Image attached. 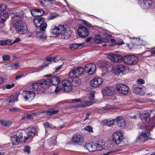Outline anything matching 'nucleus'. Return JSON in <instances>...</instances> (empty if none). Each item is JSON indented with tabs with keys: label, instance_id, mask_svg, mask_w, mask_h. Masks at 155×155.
Masks as SVG:
<instances>
[{
	"label": "nucleus",
	"instance_id": "43",
	"mask_svg": "<svg viewBox=\"0 0 155 155\" xmlns=\"http://www.w3.org/2000/svg\"><path fill=\"white\" fill-rule=\"evenodd\" d=\"M123 69L122 70V73L124 74H125L127 73L129 70V69L128 67L124 66Z\"/></svg>",
	"mask_w": 155,
	"mask_h": 155
},
{
	"label": "nucleus",
	"instance_id": "20",
	"mask_svg": "<svg viewBox=\"0 0 155 155\" xmlns=\"http://www.w3.org/2000/svg\"><path fill=\"white\" fill-rule=\"evenodd\" d=\"M96 69L95 65L92 63L87 64L84 67V71L90 75L94 74Z\"/></svg>",
	"mask_w": 155,
	"mask_h": 155
},
{
	"label": "nucleus",
	"instance_id": "49",
	"mask_svg": "<svg viewBox=\"0 0 155 155\" xmlns=\"http://www.w3.org/2000/svg\"><path fill=\"white\" fill-rule=\"evenodd\" d=\"M2 58L3 61H8L10 60V57L9 55H4L2 56Z\"/></svg>",
	"mask_w": 155,
	"mask_h": 155
},
{
	"label": "nucleus",
	"instance_id": "37",
	"mask_svg": "<svg viewBox=\"0 0 155 155\" xmlns=\"http://www.w3.org/2000/svg\"><path fill=\"white\" fill-rule=\"evenodd\" d=\"M84 45L83 43L79 44H74L71 45L69 46V48L71 50H74L77 49L80 46H83Z\"/></svg>",
	"mask_w": 155,
	"mask_h": 155
},
{
	"label": "nucleus",
	"instance_id": "13",
	"mask_svg": "<svg viewBox=\"0 0 155 155\" xmlns=\"http://www.w3.org/2000/svg\"><path fill=\"white\" fill-rule=\"evenodd\" d=\"M130 41L132 43L127 44V45L130 48H131L133 47L132 45H133V46H134L135 45H144L145 43L144 41H142V40L139 38H133L130 39Z\"/></svg>",
	"mask_w": 155,
	"mask_h": 155
},
{
	"label": "nucleus",
	"instance_id": "42",
	"mask_svg": "<svg viewBox=\"0 0 155 155\" xmlns=\"http://www.w3.org/2000/svg\"><path fill=\"white\" fill-rule=\"evenodd\" d=\"M58 59H57L56 57H48L47 58V61L51 62H55L56 61H58Z\"/></svg>",
	"mask_w": 155,
	"mask_h": 155
},
{
	"label": "nucleus",
	"instance_id": "18",
	"mask_svg": "<svg viewBox=\"0 0 155 155\" xmlns=\"http://www.w3.org/2000/svg\"><path fill=\"white\" fill-rule=\"evenodd\" d=\"M72 101L76 102H81V103L77 106V107H85L88 106L92 105L94 103L90 101H82L80 98L71 99Z\"/></svg>",
	"mask_w": 155,
	"mask_h": 155
},
{
	"label": "nucleus",
	"instance_id": "15",
	"mask_svg": "<svg viewBox=\"0 0 155 155\" xmlns=\"http://www.w3.org/2000/svg\"><path fill=\"white\" fill-rule=\"evenodd\" d=\"M116 89L119 93L125 95L128 93L129 90L128 86L122 84H117L116 86Z\"/></svg>",
	"mask_w": 155,
	"mask_h": 155
},
{
	"label": "nucleus",
	"instance_id": "44",
	"mask_svg": "<svg viewBox=\"0 0 155 155\" xmlns=\"http://www.w3.org/2000/svg\"><path fill=\"white\" fill-rule=\"evenodd\" d=\"M100 32L104 36L107 38L111 36V35L108 34L106 31L105 30H103L102 28L101 29Z\"/></svg>",
	"mask_w": 155,
	"mask_h": 155
},
{
	"label": "nucleus",
	"instance_id": "60",
	"mask_svg": "<svg viewBox=\"0 0 155 155\" xmlns=\"http://www.w3.org/2000/svg\"><path fill=\"white\" fill-rule=\"evenodd\" d=\"M96 146V150H102V147L101 145L100 144H97Z\"/></svg>",
	"mask_w": 155,
	"mask_h": 155
},
{
	"label": "nucleus",
	"instance_id": "29",
	"mask_svg": "<svg viewBox=\"0 0 155 155\" xmlns=\"http://www.w3.org/2000/svg\"><path fill=\"white\" fill-rule=\"evenodd\" d=\"M135 93L140 95H143L145 92L144 88L142 86H139L134 89Z\"/></svg>",
	"mask_w": 155,
	"mask_h": 155
},
{
	"label": "nucleus",
	"instance_id": "52",
	"mask_svg": "<svg viewBox=\"0 0 155 155\" xmlns=\"http://www.w3.org/2000/svg\"><path fill=\"white\" fill-rule=\"evenodd\" d=\"M84 24L86 25L88 27H90L93 28L94 27V26L91 25L90 23L87 21H84ZM95 27H96V26H95Z\"/></svg>",
	"mask_w": 155,
	"mask_h": 155
},
{
	"label": "nucleus",
	"instance_id": "45",
	"mask_svg": "<svg viewBox=\"0 0 155 155\" xmlns=\"http://www.w3.org/2000/svg\"><path fill=\"white\" fill-rule=\"evenodd\" d=\"M58 15L55 13H51L48 16V18L50 20L54 19L57 17Z\"/></svg>",
	"mask_w": 155,
	"mask_h": 155
},
{
	"label": "nucleus",
	"instance_id": "28",
	"mask_svg": "<svg viewBox=\"0 0 155 155\" xmlns=\"http://www.w3.org/2000/svg\"><path fill=\"white\" fill-rule=\"evenodd\" d=\"M18 101V97L16 96L11 95L8 97L6 100V102L8 105H10L13 104L15 101Z\"/></svg>",
	"mask_w": 155,
	"mask_h": 155
},
{
	"label": "nucleus",
	"instance_id": "11",
	"mask_svg": "<svg viewBox=\"0 0 155 155\" xmlns=\"http://www.w3.org/2000/svg\"><path fill=\"white\" fill-rule=\"evenodd\" d=\"M21 95L25 101L29 102L33 99L35 95V92L31 91H24Z\"/></svg>",
	"mask_w": 155,
	"mask_h": 155
},
{
	"label": "nucleus",
	"instance_id": "4",
	"mask_svg": "<svg viewBox=\"0 0 155 155\" xmlns=\"http://www.w3.org/2000/svg\"><path fill=\"white\" fill-rule=\"evenodd\" d=\"M140 116L141 119L143 122L145 124H148L150 122V115L148 113H145L140 114V113L138 111L135 112L134 115H131L130 117L132 119H136L137 117Z\"/></svg>",
	"mask_w": 155,
	"mask_h": 155
},
{
	"label": "nucleus",
	"instance_id": "41",
	"mask_svg": "<svg viewBox=\"0 0 155 155\" xmlns=\"http://www.w3.org/2000/svg\"><path fill=\"white\" fill-rule=\"evenodd\" d=\"M19 66L20 64L18 63H13L10 65V67L12 69L14 70L17 69Z\"/></svg>",
	"mask_w": 155,
	"mask_h": 155
},
{
	"label": "nucleus",
	"instance_id": "36",
	"mask_svg": "<svg viewBox=\"0 0 155 155\" xmlns=\"http://www.w3.org/2000/svg\"><path fill=\"white\" fill-rule=\"evenodd\" d=\"M0 124L4 126L9 127L12 124V122L8 120H0Z\"/></svg>",
	"mask_w": 155,
	"mask_h": 155
},
{
	"label": "nucleus",
	"instance_id": "16",
	"mask_svg": "<svg viewBox=\"0 0 155 155\" xmlns=\"http://www.w3.org/2000/svg\"><path fill=\"white\" fill-rule=\"evenodd\" d=\"M105 54L107 55L109 59L114 62L120 63L123 60V58L119 54H115L113 53L106 54Z\"/></svg>",
	"mask_w": 155,
	"mask_h": 155
},
{
	"label": "nucleus",
	"instance_id": "17",
	"mask_svg": "<svg viewBox=\"0 0 155 155\" xmlns=\"http://www.w3.org/2000/svg\"><path fill=\"white\" fill-rule=\"evenodd\" d=\"M138 2L139 5L143 9L150 8L152 4V0H138Z\"/></svg>",
	"mask_w": 155,
	"mask_h": 155
},
{
	"label": "nucleus",
	"instance_id": "26",
	"mask_svg": "<svg viewBox=\"0 0 155 155\" xmlns=\"http://www.w3.org/2000/svg\"><path fill=\"white\" fill-rule=\"evenodd\" d=\"M49 80V84L48 85V87L49 85L51 84L54 85H56L58 84L60 81V78L58 77H54L52 78L51 79H47L45 80Z\"/></svg>",
	"mask_w": 155,
	"mask_h": 155
},
{
	"label": "nucleus",
	"instance_id": "38",
	"mask_svg": "<svg viewBox=\"0 0 155 155\" xmlns=\"http://www.w3.org/2000/svg\"><path fill=\"white\" fill-rule=\"evenodd\" d=\"M116 120L114 119H108L106 120L103 121V123L104 124L107 126H111L112 125L114 122H115Z\"/></svg>",
	"mask_w": 155,
	"mask_h": 155
},
{
	"label": "nucleus",
	"instance_id": "53",
	"mask_svg": "<svg viewBox=\"0 0 155 155\" xmlns=\"http://www.w3.org/2000/svg\"><path fill=\"white\" fill-rule=\"evenodd\" d=\"M113 107L109 106H107V107L102 108L100 110L101 111H105L106 110H109L110 109L113 108Z\"/></svg>",
	"mask_w": 155,
	"mask_h": 155
},
{
	"label": "nucleus",
	"instance_id": "22",
	"mask_svg": "<svg viewBox=\"0 0 155 155\" xmlns=\"http://www.w3.org/2000/svg\"><path fill=\"white\" fill-rule=\"evenodd\" d=\"M94 40L97 44L106 43L109 41L108 39L107 38H102V36L100 34L95 35L94 38Z\"/></svg>",
	"mask_w": 155,
	"mask_h": 155
},
{
	"label": "nucleus",
	"instance_id": "19",
	"mask_svg": "<svg viewBox=\"0 0 155 155\" xmlns=\"http://www.w3.org/2000/svg\"><path fill=\"white\" fill-rule=\"evenodd\" d=\"M62 84L64 88V91L65 92L70 91L72 89L71 81L68 80H63L62 82Z\"/></svg>",
	"mask_w": 155,
	"mask_h": 155
},
{
	"label": "nucleus",
	"instance_id": "8",
	"mask_svg": "<svg viewBox=\"0 0 155 155\" xmlns=\"http://www.w3.org/2000/svg\"><path fill=\"white\" fill-rule=\"evenodd\" d=\"M115 92V88L114 87L107 86L104 88V94L109 96L112 101L116 99V97L114 95Z\"/></svg>",
	"mask_w": 155,
	"mask_h": 155
},
{
	"label": "nucleus",
	"instance_id": "62",
	"mask_svg": "<svg viewBox=\"0 0 155 155\" xmlns=\"http://www.w3.org/2000/svg\"><path fill=\"white\" fill-rule=\"evenodd\" d=\"M20 40V39L19 38H16L15 40L13 41L12 44H14L15 43H17L19 42Z\"/></svg>",
	"mask_w": 155,
	"mask_h": 155
},
{
	"label": "nucleus",
	"instance_id": "1",
	"mask_svg": "<svg viewBox=\"0 0 155 155\" xmlns=\"http://www.w3.org/2000/svg\"><path fill=\"white\" fill-rule=\"evenodd\" d=\"M24 14L23 11L18 9H14L11 14L12 18L18 17L16 21H14L13 23L17 33L20 34L25 35L28 32V29L25 21L22 17Z\"/></svg>",
	"mask_w": 155,
	"mask_h": 155
},
{
	"label": "nucleus",
	"instance_id": "56",
	"mask_svg": "<svg viewBox=\"0 0 155 155\" xmlns=\"http://www.w3.org/2000/svg\"><path fill=\"white\" fill-rule=\"evenodd\" d=\"M6 6L5 5L3 4L0 5V11L5 10L6 8Z\"/></svg>",
	"mask_w": 155,
	"mask_h": 155
},
{
	"label": "nucleus",
	"instance_id": "14",
	"mask_svg": "<svg viewBox=\"0 0 155 155\" xmlns=\"http://www.w3.org/2000/svg\"><path fill=\"white\" fill-rule=\"evenodd\" d=\"M79 36L81 38L88 36L90 33L87 28L83 25H80L77 31Z\"/></svg>",
	"mask_w": 155,
	"mask_h": 155
},
{
	"label": "nucleus",
	"instance_id": "55",
	"mask_svg": "<svg viewBox=\"0 0 155 155\" xmlns=\"http://www.w3.org/2000/svg\"><path fill=\"white\" fill-rule=\"evenodd\" d=\"M137 82L138 84H143L144 83V81L142 79L139 78L137 79Z\"/></svg>",
	"mask_w": 155,
	"mask_h": 155
},
{
	"label": "nucleus",
	"instance_id": "35",
	"mask_svg": "<svg viewBox=\"0 0 155 155\" xmlns=\"http://www.w3.org/2000/svg\"><path fill=\"white\" fill-rule=\"evenodd\" d=\"M59 28V25L58 27H55L51 30V32L57 36H59L60 34V29Z\"/></svg>",
	"mask_w": 155,
	"mask_h": 155
},
{
	"label": "nucleus",
	"instance_id": "9",
	"mask_svg": "<svg viewBox=\"0 0 155 155\" xmlns=\"http://www.w3.org/2000/svg\"><path fill=\"white\" fill-rule=\"evenodd\" d=\"M84 71V68L79 67L74 68L69 73L68 79H72L75 74L81 75Z\"/></svg>",
	"mask_w": 155,
	"mask_h": 155
},
{
	"label": "nucleus",
	"instance_id": "64",
	"mask_svg": "<svg viewBox=\"0 0 155 155\" xmlns=\"http://www.w3.org/2000/svg\"><path fill=\"white\" fill-rule=\"evenodd\" d=\"M41 113V112L40 111H38L36 113H33L32 114V116H37L40 115Z\"/></svg>",
	"mask_w": 155,
	"mask_h": 155
},
{
	"label": "nucleus",
	"instance_id": "47",
	"mask_svg": "<svg viewBox=\"0 0 155 155\" xmlns=\"http://www.w3.org/2000/svg\"><path fill=\"white\" fill-rule=\"evenodd\" d=\"M84 129L90 133H92L93 132V128L91 126H87L84 128Z\"/></svg>",
	"mask_w": 155,
	"mask_h": 155
},
{
	"label": "nucleus",
	"instance_id": "12",
	"mask_svg": "<svg viewBox=\"0 0 155 155\" xmlns=\"http://www.w3.org/2000/svg\"><path fill=\"white\" fill-rule=\"evenodd\" d=\"M123 134L120 131L116 132L114 133L112 135V140L117 144H120L123 141Z\"/></svg>",
	"mask_w": 155,
	"mask_h": 155
},
{
	"label": "nucleus",
	"instance_id": "40",
	"mask_svg": "<svg viewBox=\"0 0 155 155\" xmlns=\"http://www.w3.org/2000/svg\"><path fill=\"white\" fill-rule=\"evenodd\" d=\"M95 92L94 91H92L89 94L88 98L91 100H93L94 99V96Z\"/></svg>",
	"mask_w": 155,
	"mask_h": 155
},
{
	"label": "nucleus",
	"instance_id": "31",
	"mask_svg": "<svg viewBox=\"0 0 155 155\" xmlns=\"http://www.w3.org/2000/svg\"><path fill=\"white\" fill-rule=\"evenodd\" d=\"M85 149L88 150L90 152H92L96 150V145L91 143L87 144L84 146Z\"/></svg>",
	"mask_w": 155,
	"mask_h": 155
},
{
	"label": "nucleus",
	"instance_id": "63",
	"mask_svg": "<svg viewBox=\"0 0 155 155\" xmlns=\"http://www.w3.org/2000/svg\"><path fill=\"white\" fill-rule=\"evenodd\" d=\"M23 75L22 74H20L18 75H17L15 77V78L16 80H18V79H20L22 77Z\"/></svg>",
	"mask_w": 155,
	"mask_h": 155
},
{
	"label": "nucleus",
	"instance_id": "48",
	"mask_svg": "<svg viewBox=\"0 0 155 155\" xmlns=\"http://www.w3.org/2000/svg\"><path fill=\"white\" fill-rule=\"evenodd\" d=\"M45 126L46 128H50L52 129L56 128L55 127L52 125L51 124L48 123L46 122L45 124Z\"/></svg>",
	"mask_w": 155,
	"mask_h": 155
},
{
	"label": "nucleus",
	"instance_id": "61",
	"mask_svg": "<svg viewBox=\"0 0 155 155\" xmlns=\"http://www.w3.org/2000/svg\"><path fill=\"white\" fill-rule=\"evenodd\" d=\"M9 110L12 112L17 111L19 110V109L16 107H12L9 109Z\"/></svg>",
	"mask_w": 155,
	"mask_h": 155
},
{
	"label": "nucleus",
	"instance_id": "2",
	"mask_svg": "<svg viewBox=\"0 0 155 155\" xmlns=\"http://www.w3.org/2000/svg\"><path fill=\"white\" fill-rule=\"evenodd\" d=\"M49 80L41 79L36 82L32 83L31 84L32 88L35 91H41L43 89L48 87V85L49 84Z\"/></svg>",
	"mask_w": 155,
	"mask_h": 155
},
{
	"label": "nucleus",
	"instance_id": "24",
	"mask_svg": "<svg viewBox=\"0 0 155 155\" xmlns=\"http://www.w3.org/2000/svg\"><path fill=\"white\" fill-rule=\"evenodd\" d=\"M32 15L35 17L40 16L44 14V11L42 9H35L31 10Z\"/></svg>",
	"mask_w": 155,
	"mask_h": 155
},
{
	"label": "nucleus",
	"instance_id": "27",
	"mask_svg": "<svg viewBox=\"0 0 155 155\" xmlns=\"http://www.w3.org/2000/svg\"><path fill=\"white\" fill-rule=\"evenodd\" d=\"M45 30H40V31H37L36 33L37 38L43 41L45 40L47 38V36Z\"/></svg>",
	"mask_w": 155,
	"mask_h": 155
},
{
	"label": "nucleus",
	"instance_id": "50",
	"mask_svg": "<svg viewBox=\"0 0 155 155\" xmlns=\"http://www.w3.org/2000/svg\"><path fill=\"white\" fill-rule=\"evenodd\" d=\"M5 42V46L11 45L12 44V40L11 39H7L5 40H4Z\"/></svg>",
	"mask_w": 155,
	"mask_h": 155
},
{
	"label": "nucleus",
	"instance_id": "46",
	"mask_svg": "<svg viewBox=\"0 0 155 155\" xmlns=\"http://www.w3.org/2000/svg\"><path fill=\"white\" fill-rule=\"evenodd\" d=\"M14 86L15 84L13 83L7 84L5 85V87L3 88V89H5V88L7 89H10L14 87Z\"/></svg>",
	"mask_w": 155,
	"mask_h": 155
},
{
	"label": "nucleus",
	"instance_id": "3",
	"mask_svg": "<svg viewBox=\"0 0 155 155\" xmlns=\"http://www.w3.org/2000/svg\"><path fill=\"white\" fill-rule=\"evenodd\" d=\"M60 34L62 38L67 39L70 36L71 33L70 28L68 25H60Z\"/></svg>",
	"mask_w": 155,
	"mask_h": 155
},
{
	"label": "nucleus",
	"instance_id": "51",
	"mask_svg": "<svg viewBox=\"0 0 155 155\" xmlns=\"http://www.w3.org/2000/svg\"><path fill=\"white\" fill-rule=\"evenodd\" d=\"M145 54H146V56H144V57H150V56L153 55L152 54V51H146L144 52V53Z\"/></svg>",
	"mask_w": 155,
	"mask_h": 155
},
{
	"label": "nucleus",
	"instance_id": "39",
	"mask_svg": "<svg viewBox=\"0 0 155 155\" xmlns=\"http://www.w3.org/2000/svg\"><path fill=\"white\" fill-rule=\"evenodd\" d=\"M58 110H52L51 111L50 110L48 111H42V113H46L47 115H51L53 114H55L58 113Z\"/></svg>",
	"mask_w": 155,
	"mask_h": 155
},
{
	"label": "nucleus",
	"instance_id": "23",
	"mask_svg": "<svg viewBox=\"0 0 155 155\" xmlns=\"http://www.w3.org/2000/svg\"><path fill=\"white\" fill-rule=\"evenodd\" d=\"M103 81V79L98 77L93 79L91 81V86L96 87L101 85Z\"/></svg>",
	"mask_w": 155,
	"mask_h": 155
},
{
	"label": "nucleus",
	"instance_id": "21",
	"mask_svg": "<svg viewBox=\"0 0 155 155\" xmlns=\"http://www.w3.org/2000/svg\"><path fill=\"white\" fill-rule=\"evenodd\" d=\"M37 131L36 128L34 127H29L26 130L28 136L25 137V140L24 142H26L29 137H33L37 134Z\"/></svg>",
	"mask_w": 155,
	"mask_h": 155
},
{
	"label": "nucleus",
	"instance_id": "33",
	"mask_svg": "<svg viewBox=\"0 0 155 155\" xmlns=\"http://www.w3.org/2000/svg\"><path fill=\"white\" fill-rule=\"evenodd\" d=\"M8 17V15L7 12H0V22L3 23L4 22Z\"/></svg>",
	"mask_w": 155,
	"mask_h": 155
},
{
	"label": "nucleus",
	"instance_id": "34",
	"mask_svg": "<svg viewBox=\"0 0 155 155\" xmlns=\"http://www.w3.org/2000/svg\"><path fill=\"white\" fill-rule=\"evenodd\" d=\"M12 143L15 145H17L19 143L20 140L17 136L14 135L11 137Z\"/></svg>",
	"mask_w": 155,
	"mask_h": 155
},
{
	"label": "nucleus",
	"instance_id": "32",
	"mask_svg": "<svg viewBox=\"0 0 155 155\" xmlns=\"http://www.w3.org/2000/svg\"><path fill=\"white\" fill-rule=\"evenodd\" d=\"M71 79H72V84L74 86H78L80 84L81 81L78 77L74 75Z\"/></svg>",
	"mask_w": 155,
	"mask_h": 155
},
{
	"label": "nucleus",
	"instance_id": "5",
	"mask_svg": "<svg viewBox=\"0 0 155 155\" xmlns=\"http://www.w3.org/2000/svg\"><path fill=\"white\" fill-rule=\"evenodd\" d=\"M33 22L37 27L39 28L40 30H45L47 26L45 19L43 18H35L33 20Z\"/></svg>",
	"mask_w": 155,
	"mask_h": 155
},
{
	"label": "nucleus",
	"instance_id": "57",
	"mask_svg": "<svg viewBox=\"0 0 155 155\" xmlns=\"http://www.w3.org/2000/svg\"><path fill=\"white\" fill-rule=\"evenodd\" d=\"M49 64V63H45L44 65H43L40 67V69H39V71L41 70L44 68H45L46 67H48V64Z\"/></svg>",
	"mask_w": 155,
	"mask_h": 155
},
{
	"label": "nucleus",
	"instance_id": "54",
	"mask_svg": "<svg viewBox=\"0 0 155 155\" xmlns=\"http://www.w3.org/2000/svg\"><path fill=\"white\" fill-rule=\"evenodd\" d=\"M24 151L28 153H29L30 152V147L28 146L25 147L24 148Z\"/></svg>",
	"mask_w": 155,
	"mask_h": 155
},
{
	"label": "nucleus",
	"instance_id": "58",
	"mask_svg": "<svg viewBox=\"0 0 155 155\" xmlns=\"http://www.w3.org/2000/svg\"><path fill=\"white\" fill-rule=\"evenodd\" d=\"M107 38L108 39L109 41L107 42H107H110V41H111L113 43H114L113 44H112L111 45H110L109 44V45L110 46H114L115 44L114 43L115 42V39H110L108 38Z\"/></svg>",
	"mask_w": 155,
	"mask_h": 155
},
{
	"label": "nucleus",
	"instance_id": "59",
	"mask_svg": "<svg viewBox=\"0 0 155 155\" xmlns=\"http://www.w3.org/2000/svg\"><path fill=\"white\" fill-rule=\"evenodd\" d=\"M61 87L60 86H57L55 90V91L56 93H58L61 90Z\"/></svg>",
	"mask_w": 155,
	"mask_h": 155
},
{
	"label": "nucleus",
	"instance_id": "10",
	"mask_svg": "<svg viewBox=\"0 0 155 155\" xmlns=\"http://www.w3.org/2000/svg\"><path fill=\"white\" fill-rule=\"evenodd\" d=\"M105 67L107 71H111L112 69L113 72L117 75H118L121 73H122V70L124 68V66L122 65H120L113 68L111 65L107 64Z\"/></svg>",
	"mask_w": 155,
	"mask_h": 155
},
{
	"label": "nucleus",
	"instance_id": "6",
	"mask_svg": "<svg viewBox=\"0 0 155 155\" xmlns=\"http://www.w3.org/2000/svg\"><path fill=\"white\" fill-rule=\"evenodd\" d=\"M123 60L125 63L130 65L136 64L138 60L137 57L133 55L124 56L123 58Z\"/></svg>",
	"mask_w": 155,
	"mask_h": 155
},
{
	"label": "nucleus",
	"instance_id": "7",
	"mask_svg": "<svg viewBox=\"0 0 155 155\" xmlns=\"http://www.w3.org/2000/svg\"><path fill=\"white\" fill-rule=\"evenodd\" d=\"M150 132L148 130L143 131L139 133L136 141L140 143L144 142L150 138Z\"/></svg>",
	"mask_w": 155,
	"mask_h": 155
},
{
	"label": "nucleus",
	"instance_id": "25",
	"mask_svg": "<svg viewBox=\"0 0 155 155\" xmlns=\"http://www.w3.org/2000/svg\"><path fill=\"white\" fill-rule=\"evenodd\" d=\"M118 125L121 128H124L126 127V123L122 117H118L115 119Z\"/></svg>",
	"mask_w": 155,
	"mask_h": 155
},
{
	"label": "nucleus",
	"instance_id": "30",
	"mask_svg": "<svg viewBox=\"0 0 155 155\" xmlns=\"http://www.w3.org/2000/svg\"><path fill=\"white\" fill-rule=\"evenodd\" d=\"M84 139L83 135L78 134L74 135L72 139V141L74 143L80 142L82 141Z\"/></svg>",
	"mask_w": 155,
	"mask_h": 155
}]
</instances>
